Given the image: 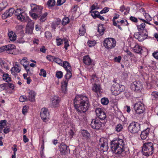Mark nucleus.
Instances as JSON below:
<instances>
[{"instance_id":"nucleus-1","label":"nucleus","mask_w":158,"mask_h":158,"mask_svg":"<svg viewBox=\"0 0 158 158\" xmlns=\"http://www.w3.org/2000/svg\"><path fill=\"white\" fill-rule=\"evenodd\" d=\"M73 102L74 106L79 113H85L88 110L90 106L88 98L81 94L77 95Z\"/></svg>"},{"instance_id":"nucleus-2","label":"nucleus","mask_w":158,"mask_h":158,"mask_svg":"<svg viewBox=\"0 0 158 158\" xmlns=\"http://www.w3.org/2000/svg\"><path fill=\"white\" fill-rule=\"evenodd\" d=\"M125 146L124 141L118 138L114 139L110 142V147L112 151L120 157H124L126 155Z\"/></svg>"},{"instance_id":"nucleus-3","label":"nucleus","mask_w":158,"mask_h":158,"mask_svg":"<svg viewBox=\"0 0 158 158\" xmlns=\"http://www.w3.org/2000/svg\"><path fill=\"white\" fill-rule=\"evenodd\" d=\"M31 9L29 14L33 19H36L41 15V14H42L43 7L41 6L34 4H31Z\"/></svg>"},{"instance_id":"nucleus-4","label":"nucleus","mask_w":158,"mask_h":158,"mask_svg":"<svg viewBox=\"0 0 158 158\" xmlns=\"http://www.w3.org/2000/svg\"><path fill=\"white\" fill-rule=\"evenodd\" d=\"M153 143L151 142H148L143 144L142 148V153L143 155L148 156L153 154Z\"/></svg>"},{"instance_id":"nucleus-5","label":"nucleus","mask_w":158,"mask_h":158,"mask_svg":"<svg viewBox=\"0 0 158 158\" xmlns=\"http://www.w3.org/2000/svg\"><path fill=\"white\" fill-rule=\"evenodd\" d=\"M15 15L18 20L23 22L27 23L31 20L21 8L17 9L16 10L15 12Z\"/></svg>"},{"instance_id":"nucleus-6","label":"nucleus","mask_w":158,"mask_h":158,"mask_svg":"<svg viewBox=\"0 0 158 158\" xmlns=\"http://www.w3.org/2000/svg\"><path fill=\"white\" fill-rule=\"evenodd\" d=\"M116 80H114L113 81L112 85L110 88V90L113 94L117 95L123 91L124 86L121 85V86L118 83L116 82Z\"/></svg>"},{"instance_id":"nucleus-7","label":"nucleus","mask_w":158,"mask_h":158,"mask_svg":"<svg viewBox=\"0 0 158 158\" xmlns=\"http://www.w3.org/2000/svg\"><path fill=\"white\" fill-rule=\"evenodd\" d=\"M67 73L64 76L65 80H63L61 82V89L62 92L65 93L67 90V87L68 85V80L72 76V70H66Z\"/></svg>"},{"instance_id":"nucleus-8","label":"nucleus","mask_w":158,"mask_h":158,"mask_svg":"<svg viewBox=\"0 0 158 158\" xmlns=\"http://www.w3.org/2000/svg\"><path fill=\"white\" fill-rule=\"evenodd\" d=\"M128 129L129 131L131 133H137L140 130V124L137 122H133L130 123Z\"/></svg>"},{"instance_id":"nucleus-9","label":"nucleus","mask_w":158,"mask_h":158,"mask_svg":"<svg viewBox=\"0 0 158 158\" xmlns=\"http://www.w3.org/2000/svg\"><path fill=\"white\" fill-rule=\"evenodd\" d=\"M116 41L112 38H108L105 39L103 43V45L108 49H110L114 48L116 45Z\"/></svg>"},{"instance_id":"nucleus-10","label":"nucleus","mask_w":158,"mask_h":158,"mask_svg":"<svg viewBox=\"0 0 158 158\" xmlns=\"http://www.w3.org/2000/svg\"><path fill=\"white\" fill-rule=\"evenodd\" d=\"M105 121L101 122L97 118H95L92 120L90 126L94 129L98 130L101 127L104 126L105 125Z\"/></svg>"},{"instance_id":"nucleus-11","label":"nucleus","mask_w":158,"mask_h":158,"mask_svg":"<svg viewBox=\"0 0 158 158\" xmlns=\"http://www.w3.org/2000/svg\"><path fill=\"white\" fill-rule=\"evenodd\" d=\"M134 108L136 113L138 114L143 113L145 110L143 104L141 102L135 104L134 105Z\"/></svg>"},{"instance_id":"nucleus-12","label":"nucleus","mask_w":158,"mask_h":158,"mask_svg":"<svg viewBox=\"0 0 158 158\" xmlns=\"http://www.w3.org/2000/svg\"><path fill=\"white\" fill-rule=\"evenodd\" d=\"M15 48V46L14 44H10L6 45L0 48V52L6 51L8 53L13 54V50Z\"/></svg>"},{"instance_id":"nucleus-13","label":"nucleus","mask_w":158,"mask_h":158,"mask_svg":"<svg viewBox=\"0 0 158 158\" xmlns=\"http://www.w3.org/2000/svg\"><path fill=\"white\" fill-rule=\"evenodd\" d=\"M142 88V84L139 81L133 82L131 85V89L136 92H140Z\"/></svg>"},{"instance_id":"nucleus-14","label":"nucleus","mask_w":158,"mask_h":158,"mask_svg":"<svg viewBox=\"0 0 158 158\" xmlns=\"http://www.w3.org/2000/svg\"><path fill=\"white\" fill-rule=\"evenodd\" d=\"M98 145L101 150H103V151H106L108 149L107 140L104 138L100 139L98 142Z\"/></svg>"},{"instance_id":"nucleus-15","label":"nucleus","mask_w":158,"mask_h":158,"mask_svg":"<svg viewBox=\"0 0 158 158\" xmlns=\"http://www.w3.org/2000/svg\"><path fill=\"white\" fill-rule=\"evenodd\" d=\"M95 112L97 116L102 120H104L106 117V114L105 112L102 108H97Z\"/></svg>"},{"instance_id":"nucleus-16","label":"nucleus","mask_w":158,"mask_h":158,"mask_svg":"<svg viewBox=\"0 0 158 158\" xmlns=\"http://www.w3.org/2000/svg\"><path fill=\"white\" fill-rule=\"evenodd\" d=\"M60 151L61 154L65 155L70 153L69 147L65 144H61L60 147Z\"/></svg>"},{"instance_id":"nucleus-17","label":"nucleus","mask_w":158,"mask_h":158,"mask_svg":"<svg viewBox=\"0 0 158 158\" xmlns=\"http://www.w3.org/2000/svg\"><path fill=\"white\" fill-rule=\"evenodd\" d=\"M51 106L53 107H57L59 106L60 98L57 96H54L52 98Z\"/></svg>"},{"instance_id":"nucleus-18","label":"nucleus","mask_w":158,"mask_h":158,"mask_svg":"<svg viewBox=\"0 0 158 158\" xmlns=\"http://www.w3.org/2000/svg\"><path fill=\"white\" fill-rule=\"evenodd\" d=\"M40 115L41 118L44 120V121H45V120L48 118L49 114L48 109L45 108H42L41 110Z\"/></svg>"},{"instance_id":"nucleus-19","label":"nucleus","mask_w":158,"mask_h":158,"mask_svg":"<svg viewBox=\"0 0 158 158\" xmlns=\"http://www.w3.org/2000/svg\"><path fill=\"white\" fill-rule=\"evenodd\" d=\"M27 23V24L26 28V33L31 34L34 28V23L32 22L31 20Z\"/></svg>"},{"instance_id":"nucleus-20","label":"nucleus","mask_w":158,"mask_h":158,"mask_svg":"<svg viewBox=\"0 0 158 158\" xmlns=\"http://www.w3.org/2000/svg\"><path fill=\"white\" fill-rule=\"evenodd\" d=\"M15 11L14 9L13 8H10L7 10L2 15V18L3 19H5L6 18L11 16Z\"/></svg>"},{"instance_id":"nucleus-21","label":"nucleus","mask_w":158,"mask_h":158,"mask_svg":"<svg viewBox=\"0 0 158 158\" xmlns=\"http://www.w3.org/2000/svg\"><path fill=\"white\" fill-rule=\"evenodd\" d=\"M150 129L149 128L146 129L145 130L142 131L140 134V137L143 140L147 139L149 134Z\"/></svg>"},{"instance_id":"nucleus-22","label":"nucleus","mask_w":158,"mask_h":158,"mask_svg":"<svg viewBox=\"0 0 158 158\" xmlns=\"http://www.w3.org/2000/svg\"><path fill=\"white\" fill-rule=\"evenodd\" d=\"M27 93L29 94L28 100L31 102H33L35 100V94L34 91L32 90L28 89L27 91Z\"/></svg>"},{"instance_id":"nucleus-23","label":"nucleus","mask_w":158,"mask_h":158,"mask_svg":"<svg viewBox=\"0 0 158 158\" xmlns=\"http://www.w3.org/2000/svg\"><path fill=\"white\" fill-rule=\"evenodd\" d=\"M81 135L83 139L87 141H89L90 138V135L88 131L86 130H83L81 131Z\"/></svg>"},{"instance_id":"nucleus-24","label":"nucleus","mask_w":158,"mask_h":158,"mask_svg":"<svg viewBox=\"0 0 158 158\" xmlns=\"http://www.w3.org/2000/svg\"><path fill=\"white\" fill-rule=\"evenodd\" d=\"M20 71V67L17 64H16L15 66L11 69V73L13 75H15V73H19Z\"/></svg>"},{"instance_id":"nucleus-25","label":"nucleus","mask_w":158,"mask_h":158,"mask_svg":"<svg viewBox=\"0 0 158 158\" xmlns=\"http://www.w3.org/2000/svg\"><path fill=\"white\" fill-rule=\"evenodd\" d=\"M145 16V19L146 20L143 19H141V18H139L138 19L142 21L144 23H146L148 24H149L148 22L152 20V18L150 17V15L147 13H145L144 15Z\"/></svg>"},{"instance_id":"nucleus-26","label":"nucleus","mask_w":158,"mask_h":158,"mask_svg":"<svg viewBox=\"0 0 158 158\" xmlns=\"http://www.w3.org/2000/svg\"><path fill=\"white\" fill-rule=\"evenodd\" d=\"M83 61L84 64L87 65L90 64L91 63V60L89 56H84L83 59Z\"/></svg>"},{"instance_id":"nucleus-27","label":"nucleus","mask_w":158,"mask_h":158,"mask_svg":"<svg viewBox=\"0 0 158 158\" xmlns=\"http://www.w3.org/2000/svg\"><path fill=\"white\" fill-rule=\"evenodd\" d=\"M8 35L10 40L15 41L16 39V35L13 31H11L8 33Z\"/></svg>"},{"instance_id":"nucleus-28","label":"nucleus","mask_w":158,"mask_h":158,"mask_svg":"<svg viewBox=\"0 0 158 158\" xmlns=\"http://www.w3.org/2000/svg\"><path fill=\"white\" fill-rule=\"evenodd\" d=\"M91 15L94 18H98L102 20H103L104 19V17L101 16L98 11H96L95 12V13L92 12L91 13Z\"/></svg>"},{"instance_id":"nucleus-29","label":"nucleus","mask_w":158,"mask_h":158,"mask_svg":"<svg viewBox=\"0 0 158 158\" xmlns=\"http://www.w3.org/2000/svg\"><path fill=\"white\" fill-rule=\"evenodd\" d=\"M63 66L66 70H72L70 64L68 61H64L62 64Z\"/></svg>"},{"instance_id":"nucleus-30","label":"nucleus","mask_w":158,"mask_h":158,"mask_svg":"<svg viewBox=\"0 0 158 158\" xmlns=\"http://www.w3.org/2000/svg\"><path fill=\"white\" fill-rule=\"evenodd\" d=\"M48 15V13L45 12L44 14H41V15L38 17V18H40L39 20L41 22H44L46 19L47 16Z\"/></svg>"},{"instance_id":"nucleus-31","label":"nucleus","mask_w":158,"mask_h":158,"mask_svg":"<svg viewBox=\"0 0 158 158\" xmlns=\"http://www.w3.org/2000/svg\"><path fill=\"white\" fill-rule=\"evenodd\" d=\"M135 52L141 54V51L142 50V48L138 44H136L133 48Z\"/></svg>"},{"instance_id":"nucleus-32","label":"nucleus","mask_w":158,"mask_h":158,"mask_svg":"<svg viewBox=\"0 0 158 158\" xmlns=\"http://www.w3.org/2000/svg\"><path fill=\"white\" fill-rule=\"evenodd\" d=\"M105 30V29L103 24H100L98 25V31L100 35H102L103 34Z\"/></svg>"},{"instance_id":"nucleus-33","label":"nucleus","mask_w":158,"mask_h":158,"mask_svg":"<svg viewBox=\"0 0 158 158\" xmlns=\"http://www.w3.org/2000/svg\"><path fill=\"white\" fill-rule=\"evenodd\" d=\"M79 35L81 36L84 35L86 32V29L85 28V26L83 24L79 30Z\"/></svg>"},{"instance_id":"nucleus-34","label":"nucleus","mask_w":158,"mask_h":158,"mask_svg":"<svg viewBox=\"0 0 158 158\" xmlns=\"http://www.w3.org/2000/svg\"><path fill=\"white\" fill-rule=\"evenodd\" d=\"M0 66L2 69L9 70L8 66L7 63L4 61H0Z\"/></svg>"},{"instance_id":"nucleus-35","label":"nucleus","mask_w":158,"mask_h":158,"mask_svg":"<svg viewBox=\"0 0 158 158\" xmlns=\"http://www.w3.org/2000/svg\"><path fill=\"white\" fill-rule=\"evenodd\" d=\"M75 130L74 128H72L68 132V134L69 135V137L70 139H71L75 135Z\"/></svg>"},{"instance_id":"nucleus-36","label":"nucleus","mask_w":158,"mask_h":158,"mask_svg":"<svg viewBox=\"0 0 158 158\" xmlns=\"http://www.w3.org/2000/svg\"><path fill=\"white\" fill-rule=\"evenodd\" d=\"M92 90L95 92L99 91L100 90V85L99 84H95L93 85L92 88Z\"/></svg>"},{"instance_id":"nucleus-37","label":"nucleus","mask_w":158,"mask_h":158,"mask_svg":"<svg viewBox=\"0 0 158 158\" xmlns=\"http://www.w3.org/2000/svg\"><path fill=\"white\" fill-rule=\"evenodd\" d=\"M6 120H1L0 121V133L1 132L4 126L6 125Z\"/></svg>"},{"instance_id":"nucleus-38","label":"nucleus","mask_w":158,"mask_h":158,"mask_svg":"<svg viewBox=\"0 0 158 158\" xmlns=\"http://www.w3.org/2000/svg\"><path fill=\"white\" fill-rule=\"evenodd\" d=\"M69 19L67 17H65L63 19L61 23L63 25L65 26L69 23Z\"/></svg>"},{"instance_id":"nucleus-39","label":"nucleus","mask_w":158,"mask_h":158,"mask_svg":"<svg viewBox=\"0 0 158 158\" xmlns=\"http://www.w3.org/2000/svg\"><path fill=\"white\" fill-rule=\"evenodd\" d=\"M3 79L7 82H10L11 81V79L9 77V75L8 74H4L3 76Z\"/></svg>"},{"instance_id":"nucleus-40","label":"nucleus","mask_w":158,"mask_h":158,"mask_svg":"<svg viewBox=\"0 0 158 158\" xmlns=\"http://www.w3.org/2000/svg\"><path fill=\"white\" fill-rule=\"evenodd\" d=\"M145 27V23H142L139 25H137V29L140 32V31L144 30Z\"/></svg>"},{"instance_id":"nucleus-41","label":"nucleus","mask_w":158,"mask_h":158,"mask_svg":"<svg viewBox=\"0 0 158 158\" xmlns=\"http://www.w3.org/2000/svg\"><path fill=\"white\" fill-rule=\"evenodd\" d=\"M20 63L24 67L26 66L27 65L28 66L29 64V62L24 58L21 60Z\"/></svg>"},{"instance_id":"nucleus-42","label":"nucleus","mask_w":158,"mask_h":158,"mask_svg":"<svg viewBox=\"0 0 158 158\" xmlns=\"http://www.w3.org/2000/svg\"><path fill=\"white\" fill-rule=\"evenodd\" d=\"M23 26L21 25H19L16 27V32L18 33L21 32L23 31Z\"/></svg>"},{"instance_id":"nucleus-43","label":"nucleus","mask_w":158,"mask_h":158,"mask_svg":"<svg viewBox=\"0 0 158 158\" xmlns=\"http://www.w3.org/2000/svg\"><path fill=\"white\" fill-rule=\"evenodd\" d=\"M55 0H48L47 2V5L49 7H52L55 5Z\"/></svg>"},{"instance_id":"nucleus-44","label":"nucleus","mask_w":158,"mask_h":158,"mask_svg":"<svg viewBox=\"0 0 158 158\" xmlns=\"http://www.w3.org/2000/svg\"><path fill=\"white\" fill-rule=\"evenodd\" d=\"M101 103L103 105H106L109 103V100L107 98H104L101 100Z\"/></svg>"},{"instance_id":"nucleus-45","label":"nucleus","mask_w":158,"mask_h":158,"mask_svg":"<svg viewBox=\"0 0 158 158\" xmlns=\"http://www.w3.org/2000/svg\"><path fill=\"white\" fill-rule=\"evenodd\" d=\"M123 128V126L121 124L117 125L115 127V130L118 132L121 131Z\"/></svg>"},{"instance_id":"nucleus-46","label":"nucleus","mask_w":158,"mask_h":158,"mask_svg":"<svg viewBox=\"0 0 158 158\" xmlns=\"http://www.w3.org/2000/svg\"><path fill=\"white\" fill-rule=\"evenodd\" d=\"M97 4L96 3V5L95 4H93L92 5V6H91V7L90 8L91 9V11H90V13H91H91L92 12H93L94 13H95V12L96 11H98L96 10L94 11L95 9H98V8L97 6Z\"/></svg>"},{"instance_id":"nucleus-47","label":"nucleus","mask_w":158,"mask_h":158,"mask_svg":"<svg viewBox=\"0 0 158 158\" xmlns=\"http://www.w3.org/2000/svg\"><path fill=\"white\" fill-rule=\"evenodd\" d=\"M115 16H114L112 19V21L113 22V24L114 26H117V24L116 22L115 19L118 18L119 16V15L117 14H115Z\"/></svg>"},{"instance_id":"nucleus-48","label":"nucleus","mask_w":158,"mask_h":158,"mask_svg":"<svg viewBox=\"0 0 158 158\" xmlns=\"http://www.w3.org/2000/svg\"><path fill=\"white\" fill-rule=\"evenodd\" d=\"M7 6V4L5 2L0 3V12L4 9Z\"/></svg>"},{"instance_id":"nucleus-49","label":"nucleus","mask_w":158,"mask_h":158,"mask_svg":"<svg viewBox=\"0 0 158 158\" xmlns=\"http://www.w3.org/2000/svg\"><path fill=\"white\" fill-rule=\"evenodd\" d=\"M19 100L20 102H23L28 100V98L25 96H21L19 98Z\"/></svg>"},{"instance_id":"nucleus-50","label":"nucleus","mask_w":158,"mask_h":158,"mask_svg":"<svg viewBox=\"0 0 158 158\" xmlns=\"http://www.w3.org/2000/svg\"><path fill=\"white\" fill-rule=\"evenodd\" d=\"M64 39H62L61 38L56 39L57 45L59 46L63 44L64 42Z\"/></svg>"},{"instance_id":"nucleus-51","label":"nucleus","mask_w":158,"mask_h":158,"mask_svg":"<svg viewBox=\"0 0 158 158\" xmlns=\"http://www.w3.org/2000/svg\"><path fill=\"white\" fill-rule=\"evenodd\" d=\"M53 61H54L60 65H62V64L61 63V60L56 57L55 56L54 60H53Z\"/></svg>"},{"instance_id":"nucleus-52","label":"nucleus","mask_w":158,"mask_h":158,"mask_svg":"<svg viewBox=\"0 0 158 158\" xmlns=\"http://www.w3.org/2000/svg\"><path fill=\"white\" fill-rule=\"evenodd\" d=\"M45 37L48 39H51L52 37V35L50 32L49 31H46L45 33Z\"/></svg>"},{"instance_id":"nucleus-53","label":"nucleus","mask_w":158,"mask_h":158,"mask_svg":"<svg viewBox=\"0 0 158 158\" xmlns=\"http://www.w3.org/2000/svg\"><path fill=\"white\" fill-rule=\"evenodd\" d=\"M40 73L39 75L40 76H42L43 77H45L46 76V72L43 69H41L40 70Z\"/></svg>"},{"instance_id":"nucleus-54","label":"nucleus","mask_w":158,"mask_h":158,"mask_svg":"<svg viewBox=\"0 0 158 158\" xmlns=\"http://www.w3.org/2000/svg\"><path fill=\"white\" fill-rule=\"evenodd\" d=\"M63 76L62 72L61 71L57 72L56 73V76L58 78H61Z\"/></svg>"},{"instance_id":"nucleus-55","label":"nucleus","mask_w":158,"mask_h":158,"mask_svg":"<svg viewBox=\"0 0 158 158\" xmlns=\"http://www.w3.org/2000/svg\"><path fill=\"white\" fill-rule=\"evenodd\" d=\"M88 44L89 47H92L95 45L96 43L95 41H90L89 40L88 42Z\"/></svg>"},{"instance_id":"nucleus-56","label":"nucleus","mask_w":158,"mask_h":158,"mask_svg":"<svg viewBox=\"0 0 158 158\" xmlns=\"http://www.w3.org/2000/svg\"><path fill=\"white\" fill-rule=\"evenodd\" d=\"M64 48H65L66 50H67L68 49V47L69 46V42L66 39H64Z\"/></svg>"},{"instance_id":"nucleus-57","label":"nucleus","mask_w":158,"mask_h":158,"mask_svg":"<svg viewBox=\"0 0 158 158\" xmlns=\"http://www.w3.org/2000/svg\"><path fill=\"white\" fill-rule=\"evenodd\" d=\"M5 84L6 85V88L8 87H9L12 89H14V86L13 84L6 83H5Z\"/></svg>"},{"instance_id":"nucleus-58","label":"nucleus","mask_w":158,"mask_h":158,"mask_svg":"<svg viewBox=\"0 0 158 158\" xmlns=\"http://www.w3.org/2000/svg\"><path fill=\"white\" fill-rule=\"evenodd\" d=\"M109 10V8L107 7H104L102 10L100 12V13L103 14V13H106V12H108Z\"/></svg>"},{"instance_id":"nucleus-59","label":"nucleus","mask_w":158,"mask_h":158,"mask_svg":"<svg viewBox=\"0 0 158 158\" xmlns=\"http://www.w3.org/2000/svg\"><path fill=\"white\" fill-rule=\"evenodd\" d=\"M6 89L5 83L0 84V91H2Z\"/></svg>"},{"instance_id":"nucleus-60","label":"nucleus","mask_w":158,"mask_h":158,"mask_svg":"<svg viewBox=\"0 0 158 158\" xmlns=\"http://www.w3.org/2000/svg\"><path fill=\"white\" fill-rule=\"evenodd\" d=\"M46 58L48 60H49L50 61H53V60H54L55 56L48 55L47 56Z\"/></svg>"},{"instance_id":"nucleus-61","label":"nucleus","mask_w":158,"mask_h":158,"mask_svg":"<svg viewBox=\"0 0 158 158\" xmlns=\"http://www.w3.org/2000/svg\"><path fill=\"white\" fill-rule=\"evenodd\" d=\"M65 1V0H57L56 4L57 6H60L64 3Z\"/></svg>"},{"instance_id":"nucleus-62","label":"nucleus","mask_w":158,"mask_h":158,"mask_svg":"<svg viewBox=\"0 0 158 158\" xmlns=\"http://www.w3.org/2000/svg\"><path fill=\"white\" fill-rule=\"evenodd\" d=\"M130 19L131 21L134 23H137L138 21L137 18L132 16L130 17Z\"/></svg>"},{"instance_id":"nucleus-63","label":"nucleus","mask_w":158,"mask_h":158,"mask_svg":"<svg viewBox=\"0 0 158 158\" xmlns=\"http://www.w3.org/2000/svg\"><path fill=\"white\" fill-rule=\"evenodd\" d=\"M27 112V107L26 106L23 107L22 110V113L24 114H26Z\"/></svg>"},{"instance_id":"nucleus-64","label":"nucleus","mask_w":158,"mask_h":158,"mask_svg":"<svg viewBox=\"0 0 158 158\" xmlns=\"http://www.w3.org/2000/svg\"><path fill=\"white\" fill-rule=\"evenodd\" d=\"M121 59V56H118V57H116L114 58V61L115 62L119 63L120 62Z\"/></svg>"}]
</instances>
